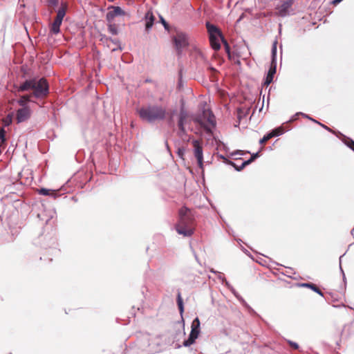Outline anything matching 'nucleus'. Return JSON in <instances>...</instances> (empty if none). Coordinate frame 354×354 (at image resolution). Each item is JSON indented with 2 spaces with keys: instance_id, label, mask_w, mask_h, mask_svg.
<instances>
[{
  "instance_id": "obj_36",
  "label": "nucleus",
  "mask_w": 354,
  "mask_h": 354,
  "mask_svg": "<svg viewBox=\"0 0 354 354\" xmlns=\"http://www.w3.org/2000/svg\"><path fill=\"white\" fill-rule=\"evenodd\" d=\"M241 304L246 308L249 311H254L253 309L250 307V306L245 301L244 299H241Z\"/></svg>"
},
{
  "instance_id": "obj_20",
  "label": "nucleus",
  "mask_w": 354,
  "mask_h": 354,
  "mask_svg": "<svg viewBox=\"0 0 354 354\" xmlns=\"http://www.w3.org/2000/svg\"><path fill=\"white\" fill-rule=\"evenodd\" d=\"M177 304H178V310H179V312H180V314L181 316V322L183 324V328L184 329L185 322H184V319L183 317V314L184 313V305H183V299L181 297L180 292H178V297H177Z\"/></svg>"
},
{
  "instance_id": "obj_53",
  "label": "nucleus",
  "mask_w": 354,
  "mask_h": 354,
  "mask_svg": "<svg viewBox=\"0 0 354 354\" xmlns=\"http://www.w3.org/2000/svg\"><path fill=\"white\" fill-rule=\"evenodd\" d=\"M242 250L245 253L247 254L248 252V251L247 250H245V248H243Z\"/></svg>"
},
{
  "instance_id": "obj_14",
  "label": "nucleus",
  "mask_w": 354,
  "mask_h": 354,
  "mask_svg": "<svg viewBox=\"0 0 354 354\" xmlns=\"http://www.w3.org/2000/svg\"><path fill=\"white\" fill-rule=\"evenodd\" d=\"M144 19L145 21V30L148 32L153 27L156 18L153 12L148 10L145 15Z\"/></svg>"
},
{
  "instance_id": "obj_56",
  "label": "nucleus",
  "mask_w": 354,
  "mask_h": 354,
  "mask_svg": "<svg viewBox=\"0 0 354 354\" xmlns=\"http://www.w3.org/2000/svg\"><path fill=\"white\" fill-rule=\"evenodd\" d=\"M10 354H12L11 353Z\"/></svg>"
},
{
  "instance_id": "obj_7",
  "label": "nucleus",
  "mask_w": 354,
  "mask_h": 354,
  "mask_svg": "<svg viewBox=\"0 0 354 354\" xmlns=\"http://www.w3.org/2000/svg\"><path fill=\"white\" fill-rule=\"evenodd\" d=\"M49 84L45 77H35L31 95L37 99H44L49 94Z\"/></svg>"
},
{
  "instance_id": "obj_47",
  "label": "nucleus",
  "mask_w": 354,
  "mask_h": 354,
  "mask_svg": "<svg viewBox=\"0 0 354 354\" xmlns=\"http://www.w3.org/2000/svg\"><path fill=\"white\" fill-rule=\"evenodd\" d=\"M322 128H324V129L330 131V132H333L332 130L327 126H326L325 124H322L320 122V124H319Z\"/></svg>"
},
{
  "instance_id": "obj_5",
  "label": "nucleus",
  "mask_w": 354,
  "mask_h": 354,
  "mask_svg": "<svg viewBox=\"0 0 354 354\" xmlns=\"http://www.w3.org/2000/svg\"><path fill=\"white\" fill-rule=\"evenodd\" d=\"M44 250H48L50 255H57L60 250L57 248V240L55 234H41L35 241Z\"/></svg>"
},
{
  "instance_id": "obj_37",
  "label": "nucleus",
  "mask_w": 354,
  "mask_h": 354,
  "mask_svg": "<svg viewBox=\"0 0 354 354\" xmlns=\"http://www.w3.org/2000/svg\"><path fill=\"white\" fill-rule=\"evenodd\" d=\"M241 304L246 308L249 311H254L253 309L250 307V306L245 301L244 299H241Z\"/></svg>"
},
{
  "instance_id": "obj_43",
  "label": "nucleus",
  "mask_w": 354,
  "mask_h": 354,
  "mask_svg": "<svg viewBox=\"0 0 354 354\" xmlns=\"http://www.w3.org/2000/svg\"><path fill=\"white\" fill-rule=\"evenodd\" d=\"M232 292L233 293V295L236 297V298L240 301V303L241 302V299H243L236 290L235 289L233 290L232 291Z\"/></svg>"
},
{
  "instance_id": "obj_35",
  "label": "nucleus",
  "mask_w": 354,
  "mask_h": 354,
  "mask_svg": "<svg viewBox=\"0 0 354 354\" xmlns=\"http://www.w3.org/2000/svg\"><path fill=\"white\" fill-rule=\"evenodd\" d=\"M301 113V115L303 116L304 118H307L310 121H313V122L315 123H317V124H320V122L315 119H313V118H311L310 115L304 113Z\"/></svg>"
},
{
  "instance_id": "obj_24",
  "label": "nucleus",
  "mask_w": 354,
  "mask_h": 354,
  "mask_svg": "<svg viewBox=\"0 0 354 354\" xmlns=\"http://www.w3.org/2000/svg\"><path fill=\"white\" fill-rule=\"evenodd\" d=\"M277 41H274L272 44L271 50V63L277 64Z\"/></svg>"
},
{
  "instance_id": "obj_30",
  "label": "nucleus",
  "mask_w": 354,
  "mask_h": 354,
  "mask_svg": "<svg viewBox=\"0 0 354 354\" xmlns=\"http://www.w3.org/2000/svg\"><path fill=\"white\" fill-rule=\"evenodd\" d=\"M223 44L224 46V48H225V50L226 52V53L227 54L229 58L231 57V55H230V46L228 44V42L227 41L226 39L223 40Z\"/></svg>"
},
{
  "instance_id": "obj_27",
  "label": "nucleus",
  "mask_w": 354,
  "mask_h": 354,
  "mask_svg": "<svg viewBox=\"0 0 354 354\" xmlns=\"http://www.w3.org/2000/svg\"><path fill=\"white\" fill-rule=\"evenodd\" d=\"M46 3L49 8H55L59 5V0H46Z\"/></svg>"
},
{
  "instance_id": "obj_51",
  "label": "nucleus",
  "mask_w": 354,
  "mask_h": 354,
  "mask_svg": "<svg viewBox=\"0 0 354 354\" xmlns=\"http://www.w3.org/2000/svg\"><path fill=\"white\" fill-rule=\"evenodd\" d=\"M235 154H242V153H241V151L238 150L236 152L232 153V155H235Z\"/></svg>"
},
{
  "instance_id": "obj_25",
  "label": "nucleus",
  "mask_w": 354,
  "mask_h": 354,
  "mask_svg": "<svg viewBox=\"0 0 354 354\" xmlns=\"http://www.w3.org/2000/svg\"><path fill=\"white\" fill-rule=\"evenodd\" d=\"M287 131H288V129H287ZM286 131V130L284 129L283 127H279L272 129V131H270V133L274 135V137H277L283 134Z\"/></svg>"
},
{
  "instance_id": "obj_4",
  "label": "nucleus",
  "mask_w": 354,
  "mask_h": 354,
  "mask_svg": "<svg viewBox=\"0 0 354 354\" xmlns=\"http://www.w3.org/2000/svg\"><path fill=\"white\" fill-rule=\"evenodd\" d=\"M136 346L139 354L155 353L160 351V341L148 333H141L138 336Z\"/></svg>"
},
{
  "instance_id": "obj_28",
  "label": "nucleus",
  "mask_w": 354,
  "mask_h": 354,
  "mask_svg": "<svg viewBox=\"0 0 354 354\" xmlns=\"http://www.w3.org/2000/svg\"><path fill=\"white\" fill-rule=\"evenodd\" d=\"M272 138H274V135H272L270 132H268L261 139H260L259 143L261 145H263Z\"/></svg>"
},
{
  "instance_id": "obj_26",
  "label": "nucleus",
  "mask_w": 354,
  "mask_h": 354,
  "mask_svg": "<svg viewBox=\"0 0 354 354\" xmlns=\"http://www.w3.org/2000/svg\"><path fill=\"white\" fill-rule=\"evenodd\" d=\"M108 30L109 32L113 35H116L118 34V29L116 25L114 24H109L108 26Z\"/></svg>"
},
{
  "instance_id": "obj_16",
  "label": "nucleus",
  "mask_w": 354,
  "mask_h": 354,
  "mask_svg": "<svg viewBox=\"0 0 354 354\" xmlns=\"http://www.w3.org/2000/svg\"><path fill=\"white\" fill-rule=\"evenodd\" d=\"M35 77L26 80L23 83H21L17 88L18 92H25L30 90H32L34 87Z\"/></svg>"
},
{
  "instance_id": "obj_40",
  "label": "nucleus",
  "mask_w": 354,
  "mask_h": 354,
  "mask_svg": "<svg viewBox=\"0 0 354 354\" xmlns=\"http://www.w3.org/2000/svg\"><path fill=\"white\" fill-rule=\"evenodd\" d=\"M216 274L218 275V279L221 281V283H224V281L226 279V278L224 277V274L221 272H218Z\"/></svg>"
},
{
  "instance_id": "obj_13",
  "label": "nucleus",
  "mask_w": 354,
  "mask_h": 354,
  "mask_svg": "<svg viewBox=\"0 0 354 354\" xmlns=\"http://www.w3.org/2000/svg\"><path fill=\"white\" fill-rule=\"evenodd\" d=\"M30 109L28 106L19 109L17 111L16 119L17 123L23 122L30 117Z\"/></svg>"
},
{
  "instance_id": "obj_49",
  "label": "nucleus",
  "mask_w": 354,
  "mask_h": 354,
  "mask_svg": "<svg viewBox=\"0 0 354 354\" xmlns=\"http://www.w3.org/2000/svg\"><path fill=\"white\" fill-rule=\"evenodd\" d=\"M340 2H341V1H339V0H333V3L334 5H337V4L339 3Z\"/></svg>"
},
{
  "instance_id": "obj_15",
  "label": "nucleus",
  "mask_w": 354,
  "mask_h": 354,
  "mask_svg": "<svg viewBox=\"0 0 354 354\" xmlns=\"http://www.w3.org/2000/svg\"><path fill=\"white\" fill-rule=\"evenodd\" d=\"M277 71V64L270 63V68L267 73V75L265 77L263 84L268 86L273 81L274 75Z\"/></svg>"
},
{
  "instance_id": "obj_21",
  "label": "nucleus",
  "mask_w": 354,
  "mask_h": 354,
  "mask_svg": "<svg viewBox=\"0 0 354 354\" xmlns=\"http://www.w3.org/2000/svg\"><path fill=\"white\" fill-rule=\"evenodd\" d=\"M62 21L55 19L53 23L51 25L50 31L54 35H57L60 31V26L62 25Z\"/></svg>"
},
{
  "instance_id": "obj_11",
  "label": "nucleus",
  "mask_w": 354,
  "mask_h": 354,
  "mask_svg": "<svg viewBox=\"0 0 354 354\" xmlns=\"http://www.w3.org/2000/svg\"><path fill=\"white\" fill-rule=\"evenodd\" d=\"M192 145L194 147V155L197 160L198 165L202 169L203 167V152L202 144L199 140H194L192 141Z\"/></svg>"
},
{
  "instance_id": "obj_32",
  "label": "nucleus",
  "mask_w": 354,
  "mask_h": 354,
  "mask_svg": "<svg viewBox=\"0 0 354 354\" xmlns=\"http://www.w3.org/2000/svg\"><path fill=\"white\" fill-rule=\"evenodd\" d=\"M219 157H220V158L223 160L225 163L230 165L232 166L233 167H235V163L234 162H232V160L225 158L223 155H220Z\"/></svg>"
},
{
  "instance_id": "obj_52",
  "label": "nucleus",
  "mask_w": 354,
  "mask_h": 354,
  "mask_svg": "<svg viewBox=\"0 0 354 354\" xmlns=\"http://www.w3.org/2000/svg\"><path fill=\"white\" fill-rule=\"evenodd\" d=\"M176 111H176V109H174V110L172 111V112H171V115L174 116V115H175V114H176Z\"/></svg>"
},
{
  "instance_id": "obj_34",
  "label": "nucleus",
  "mask_w": 354,
  "mask_h": 354,
  "mask_svg": "<svg viewBox=\"0 0 354 354\" xmlns=\"http://www.w3.org/2000/svg\"><path fill=\"white\" fill-rule=\"evenodd\" d=\"M344 254H345L341 255L339 257V270H340V271H341V272L342 274L343 281H344V283H346V276H345L344 272V270L342 269V258L344 256Z\"/></svg>"
},
{
  "instance_id": "obj_31",
  "label": "nucleus",
  "mask_w": 354,
  "mask_h": 354,
  "mask_svg": "<svg viewBox=\"0 0 354 354\" xmlns=\"http://www.w3.org/2000/svg\"><path fill=\"white\" fill-rule=\"evenodd\" d=\"M344 142L351 149H352L354 151V140L349 138H346Z\"/></svg>"
},
{
  "instance_id": "obj_10",
  "label": "nucleus",
  "mask_w": 354,
  "mask_h": 354,
  "mask_svg": "<svg viewBox=\"0 0 354 354\" xmlns=\"http://www.w3.org/2000/svg\"><path fill=\"white\" fill-rule=\"evenodd\" d=\"M201 322L198 317H196L192 323L191 326V331L189 335V337L187 339H185L183 345L185 347H188L193 344L196 339L198 338L200 331H201Z\"/></svg>"
},
{
  "instance_id": "obj_2",
  "label": "nucleus",
  "mask_w": 354,
  "mask_h": 354,
  "mask_svg": "<svg viewBox=\"0 0 354 354\" xmlns=\"http://www.w3.org/2000/svg\"><path fill=\"white\" fill-rule=\"evenodd\" d=\"M179 218L175 225L176 232L185 237H189L194 233V216L188 207L183 206L178 211Z\"/></svg>"
},
{
  "instance_id": "obj_3",
  "label": "nucleus",
  "mask_w": 354,
  "mask_h": 354,
  "mask_svg": "<svg viewBox=\"0 0 354 354\" xmlns=\"http://www.w3.org/2000/svg\"><path fill=\"white\" fill-rule=\"evenodd\" d=\"M136 111L141 120L150 124L164 120L167 115L166 109L158 104L142 106L137 109Z\"/></svg>"
},
{
  "instance_id": "obj_12",
  "label": "nucleus",
  "mask_w": 354,
  "mask_h": 354,
  "mask_svg": "<svg viewBox=\"0 0 354 354\" xmlns=\"http://www.w3.org/2000/svg\"><path fill=\"white\" fill-rule=\"evenodd\" d=\"M109 8L112 10L106 15V19L109 22H111L116 17L125 15V12L120 6H111Z\"/></svg>"
},
{
  "instance_id": "obj_55",
  "label": "nucleus",
  "mask_w": 354,
  "mask_h": 354,
  "mask_svg": "<svg viewBox=\"0 0 354 354\" xmlns=\"http://www.w3.org/2000/svg\"><path fill=\"white\" fill-rule=\"evenodd\" d=\"M49 259V261H52V259L51 258H48Z\"/></svg>"
},
{
  "instance_id": "obj_17",
  "label": "nucleus",
  "mask_w": 354,
  "mask_h": 354,
  "mask_svg": "<svg viewBox=\"0 0 354 354\" xmlns=\"http://www.w3.org/2000/svg\"><path fill=\"white\" fill-rule=\"evenodd\" d=\"M260 156V152L257 151L256 153H254L251 155L250 158L248 160H246L242 162V164L240 166H237L235 164V167L234 168L236 171H240L242 169H243L246 166L251 164L253 161H254L257 158Z\"/></svg>"
},
{
  "instance_id": "obj_8",
  "label": "nucleus",
  "mask_w": 354,
  "mask_h": 354,
  "mask_svg": "<svg viewBox=\"0 0 354 354\" xmlns=\"http://www.w3.org/2000/svg\"><path fill=\"white\" fill-rule=\"evenodd\" d=\"M171 40L177 55L181 56L183 50L189 45L188 35L183 32H178L176 35L171 37Z\"/></svg>"
},
{
  "instance_id": "obj_50",
  "label": "nucleus",
  "mask_w": 354,
  "mask_h": 354,
  "mask_svg": "<svg viewBox=\"0 0 354 354\" xmlns=\"http://www.w3.org/2000/svg\"><path fill=\"white\" fill-rule=\"evenodd\" d=\"M210 272H212V273H214V274H217L218 272V271H216L214 269L212 268L210 269Z\"/></svg>"
},
{
  "instance_id": "obj_19",
  "label": "nucleus",
  "mask_w": 354,
  "mask_h": 354,
  "mask_svg": "<svg viewBox=\"0 0 354 354\" xmlns=\"http://www.w3.org/2000/svg\"><path fill=\"white\" fill-rule=\"evenodd\" d=\"M299 286L308 288L310 289V290H313L320 296L324 297V293L322 292V290L313 283H302L299 284Z\"/></svg>"
},
{
  "instance_id": "obj_41",
  "label": "nucleus",
  "mask_w": 354,
  "mask_h": 354,
  "mask_svg": "<svg viewBox=\"0 0 354 354\" xmlns=\"http://www.w3.org/2000/svg\"><path fill=\"white\" fill-rule=\"evenodd\" d=\"M104 39L105 41H108V40H110L113 43H114L115 44H119V41L116 39H112L111 38H108L106 36H103L102 38H101V41H104Z\"/></svg>"
},
{
  "instance_id": "obj_48",
  "label": "nucleus",
  "mask_w": 354,
  "mask_h": 354,
  "mask_svg": "<svg viewBox=\"0 0 354 354\" xmlns=\"http://www.w3.org/2000/svg\"><path fill=\"white\" fill-rule=\"evenodd\" d=\"M168 123L169 125H171L173 123V116L170 115V117L168 119Z\"/></svg>"
},
{
  "instance_id": "obj_1",
  "label": "nucleus",
  "mask_w": 354,
  "mask_h": 354,
  "mask_svg": "<svg viewBox=\"0 0 354 354\" xmlns=\"http://www.w3.org/2000/svg\"><path fill=\"white\" fill-rule=\"evenodd\" d=\"M192 120L195 123L198 124L208 133H212L211 128L215 127L216 124L212 111L205 108L203 109L201 113L193 115L192 119H189V114L185 109L184 104L182 103L178 116V134L179 136L186 134L185 125L189 124Z\"/></svg>"
},
{
  "instance_id": "obj_54",
  "label": "nucleus",
  "mask_w": 354,
  "mask_h": 354,
  "mask_svg": "<svg viewBox=\"0 0 354 354\" xmlns=\"http://www.w3.org/2000/svg\"><path fill=\"white\" fill-rule=\"evenodd\" d=\"M237 241H238L239 243L242 242L241 239H238V240H237Z\"/></svg>"
},
{
  "instance_id": "obj_39",
  "label": "nucleus",
  "mask_w": 354,
  "mask_h": 354,
  "mask_svg": "<svg viewBox=\"0 0 354 354\" xmlns=\"http://www.w3.org/2000/svg\"><path fill=\"white\" fill-rule=\"evenodd\" d=\"M288 344L294 349H298L299 348V344L295 342H292L291 340L288 341Z\"/></svg>"
},
{
  "instance_id": "obj_42",
  "label": "nucleus",
  "mask_w": 354,
  "mask_h": 354,
  "mask_svg": "<svg viewBox=\"0 0 354 354\" xmlns=\"http://www.w3.org/2000/svg\"><path fill=\"white\" fill-rule=\"evenodd\" d=\"M301 112H297L295 115H293L291 118L290 119L289 122H294L298 119V116L301 115Z\"/></svg>"
},
{
  "instance_id": "obj_33",
  "label": "nucleus",
  "mask_w": 354,
  "mask_h": 354,
  "mask_svg": "<svg viewBox=\"0 0 354 354\" xmlns=\"http://www.w3.org/2000/svg\"><path fill=\"white\" fill-rule=\"evenodd\" d=\"M12 114H8L7 115V117L4 119V125L5 126H8L10 125L11 123H12Z\"/></svg>"
},
{
  "instance_id": "obj_9",
  "label": "nucleus",
  "mask_w": 354,
  "mask_h": 354,
  "mask_svg": "<svg viewBox=\"0 0 354 354\" xmlns=\"http://www.w3.org/2000/svg\"><path fill=\"white\" fill-rule=\"evenodd\" d=\"M295 0H280L279 4L275 8L277 10V15L280 17H286L294 15V9L292 6Z\"/></svg>"
},
{
  "instance_id": "obj_44",
  "label": "nucleus",
  "mask_w": 354,
  "mask_h": 354,
  "mask_svg": "<svg viewBox=\"0 0 354 354\" xmlns=\"http://www.w3.org/2000/svg\"><path fill=\"white\" fill-rule=\"evenodd\" d=\"M229 290H230V291L232 292L233 290H234V288H233L232 286H231V284L227 281V279H225V281H224V283H223Z\"/></svg>"
},
{
  "instance_id": "obj_6",
  "label": "nucleus",
  "mask_w": 354,
  "mask_h": 354,
  "mask_svg": "<svg viewBox=\"0 0 354 354\" xmlns=\"http://www.w3.org/2000/svg\"><path fill=\"white\" fill-rule=\"evenodd\" d=\"M205 26L209 34L212 48L214 50H218L221 48L220 41L223 43V41L225 39L224 35L216 25L211 24L209 21L206 22Z\"/></svg>"
},
{
  "instance_id": "obj_22",
  "label": "nucleus",
  "mask_w": 354,
  "mask_h": 354,
  "mask_svg": "<svg viewBox=\"0 0 354 354\" xmlns=\"http://www.w3.org/2000/svg\"><path fill=\"white\" fill-rule=\"evenodd\" d=\"M37 192L39 194L43 196H51L55 198L57 196V194L55 190H51L44 187L39 189Z\"/></svg>"
},
{
  "instance_id": "obj_46",
  "label": "nucleus",
  "mask_w": 354,
  "mask_h": 354,
  "mask_svg": "<svg viewBox=\"0 0 354 354\" xmlns=\"http://www.w3.org/2000/svg\"><path fill=\"white\" fill-rule=\"evenodd\" d=\"M241 113H242L241 109H238V115H237V118L239 119V122H238L237 124L235 125L236 127L239 126V124H240V122H241V118H242L241 115Z\"/></svg>"
},
{
  "instance_id": "obj_45",
  "label": "nucleus",
  "mask_w": 354,
  "mask_h": 354,
  "mask_svg": "<svg viewBox=\"0 0 354 354\" xmlns=\"http://www.w3.org/2000/svg\"><path fill=\"white\" fill-rule=\"evenodd\" d=\"M0 140L2 142L5 140V131L3 129H0Z\"/></svg>"
},
{
  "instance_id": "obj_38",
  "label": "nucleus",
  "mask_w": 354,
  "mask_h": 354,
  "mask_svg": "<svg viewBox=\"0 0 354 354\" xmlns=\"http://www.w3.org/2000/svg\"><path fill=\"white\" fill-rule=\"evenodd\" d=\"M185 153V149L183 147L178 149L177 153L180 158H183Z\"/></svg>"
},
{
  "instance_id": "obj_29",
  "label": "nucleus",
  "mask_w": 354,
  "mask_h": 354,
  "mask_svg": "<svg viewBox=\"0 0 354 354\" xmlns=\"http://www.w3.org/2000/svg\"><path fill=\"white\" fill-rule=\"evenodd\" d=\"M159 19H160V22L162 24L165 30L169 31V25L166 21V20L164 19V17L161 15H159Z\"/></svg>"
},
{
  "instance_id": "obj_23",
  "label": "nucleus",
  "mask_w": 354,
  "mask_h": 354,
  "mask_svg": "<svg viewBox=\"0 0 354 354\" xmlns=\"http://www.w3.org/2000/svg\"><path fill=\"white\" fill-rule=\"evenodd\" d=\"M31 94L30 95H24L23 96H21L18 100H17V104L19 105H20L21 106L23 107H25V106H27V104L30 101V97H31Z\"/></svg>"
},
{
  "instance_id": "obj_18",
  "label": "nucleus",
  "mask_w": 354,
  "mask_h": 354,
  "mask_svg": "<svg viewBox=\"0 0 354 354\" xmlns=\"http://www.w3.org/2000/svg\"><path fill=\"white\" fill-rule=\"evenodd\" d=\"M68 8V3L66 1H62L60 7L57 11V16L55 19L63 21L64 16L66 15V10Z\"/></svg>"
}]
</instances>
